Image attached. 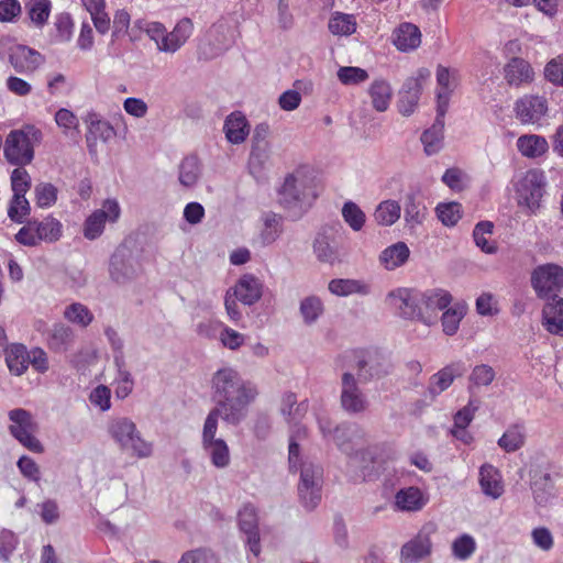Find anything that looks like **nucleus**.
<instances>
[{
  "instance_id": "obj_1",
  "label": "nucleus",
  "mask_w": 563,
  "mask_h": 563,
  "mask_svg": "<svg viewBox=\"0 0 563 563\" xmlns=\"http://www.w3.org/2000/svg\"><path fill=\"white\" fill-rule=\"evenodd\" d=\"M257 386L245 380L232 367L219 368L211 378V399L214 407L205 421L238 427L249 416L250 406L258 396Z\"/></svg>"
},
{
  "instance_id": "obj_2",
  "label": "nucleus",
  "mask_w": 563,
  "mask_h": 563,
  "mask_svg": "<svg viewBox=\"0 0 563 563\" xmlns=\"http://www.w3.org/2000/svg\"><path fill=\"white\" fill-rule=\"evenodd\" d=\"M43 139L42 131L33 124L12 130L5 137L3 154L10 165L24 167L34 159V147Z\"/></svg>"
},
{
  "instance_id": "obj_3",
  "label": "nucleus",
  "mask_w": 563,
  "mask_h": 563,
  "mask_svg": "<svg viewBox=\"0 0 563 563\" xmlns=\"http://www.w3.org/2000/svg\"><path fill=\"white\" fill-rule=\"evenodd\" d=\"M316 197L306 179L298 178L292 174L285 177L284 184L278 190V201L291 220L300 219L311 207Z\"/></svg>"
},
{
  "instance_id": "obj_4",
  "label": "nucleus",
  "mask_w": 563,
  "mask_h": 563,
  "mask_svg": "<svg viewBox=\"0 0 563 563\" xmlns=\"http://www.w3.org/2000/svg\"><path fill=\"white\" fill-rule=\"evenodd\" d=\"M108 432L121 450L131 451L140 459L148 457L153 452L152 443L141 437L136 424L126 417L112 419Z\"/></svg>"
},
{
  "instance_id": "obj_5",
  "label": "nucleus",
  "mask_w": 563,
  "mask_h": 563,
  "mask_svg": "<svg viewBox=\"0 0 563 563\" xmlns=\"http://www.w3.org/2000/svg\"><path fill=\"white\" fill-rule=\"evenodd\" d=\"M62 223L52 216L43 220L30 219L15 234V241L24 246H37L42 241L54 243L62 236Z\"/></svg>"
},
{
  "instance_id": "obj_6",
  "label": "nucleus",
  "mask_w": 563,
  "mask_h": 563,
  "mask_svg": "<svg viewBox=\"0 0 563 563\" xmlns=\"http://www.w3.org/2000/svg\"><path fill=\"white\" fill-rule=\"evenodd\" d=\"M356 377L362 384L385 377L390 373L388 358L377 349H360L353 352Z\"/></svg>"
},
{
  "instance_id": "obj_7",
  "label": "nucleus",
  "mask_w": 563,
  "mask_h": 563,
  "mask_svg": "<svg viewBox=\"0 0 563 563\" xmlns=\"http://www.w3.org/2000/svg\"><path fill=\"white\" fill-rule=\"evenodd\" d=\"M420 290L415 288H397L387 294L386 301L397 316L406 320H417L430 324V316H423L421 310Z\"/></svg>"
},
{
  "instance_id": "obj_8",
  "label": "nucleus",
  "mask_w": 563,
  "mask_h": 563,
  "mask_svg": "<svg viewBox=\"0 0 563 563\" xmlns=\"http://www.w3.org/2000/svg\"><path fill=\"white\" fill-rule=\"evenodd\" d=\"M298 470L300 471L298 484L300 503L307 510H312L321 500L322 468L312 462H302Z\"/></svg>"
},
{
  "instance_id": "obj_9",
  "label": "nucleus",
  "mask_w": 563,
  "mask_h": 563,
  "mask_svg": "<svg viewBox=\"0 0 563 563\" xmlns=\"http://www.w3.org/2000/svg\"><path fill=\"white\" fill-rule=\"evenodd\" d=\"M530 283L539 299L559 296L563 289V267L553 263L539 265L532 271Z\"/></svg>"
},
{
  "instance_id": "obj_10",
  "label": "nucleus",
  "mask_w": 563,
  "mask_h": 563,
  "mask_svg": "<svg viewBox=\"0 0 563 563\" xmlns=\"http://www.w3.org/2000/svg\"><path fill=\"white\" fill-rule=\"evenodd\" d=\"M360 384L362 383L351 372L341 375L340 406L350 416L364 413L369 407V400Z\"/></svg>"
},
{
  "instance_id": "obj_11",
  "label": "nucleus",
  "mask_w": 563,
  "mask_h": 563,
  "mask_svg": "<svg viewBox=\"0 0 563 563\" xmlns=\"http://www.w3.org/2000/svg\"><path fill=\"white\" fill-rule=\"evenodd\" d=\"M545 184L543 172L538 169L528 170L517 185L518 205L527 207L530 213H536L540 208Z\"/></svg>"
},
{
  "instance_id": "obj_12",
  "label": "nucleus",
  "mask_w": 563,
  "mask_h": 563,
  "mask_svg": "<svg viewBox=\"0 0 563 563\" xmlns=\"http://www.w3.org/2000/svg\"><path fill=\"white\" fill-rule=\"evenodd\" d=\"M139 272L140 264L133 251L126 244H120L110 257V278L119 285H124L133 280Z\"/></svg>"
},
{
  "instance_id": "obj_13",
  "label": "nucleus",
  "mask_w": 563,
  "mask_h": 563,
  "mask_svg": "<svg viewBox=\"0 0 563 563\" xmlns=\"http://www.w3.org/2000/svg\"><path fill=\"white\" fill-rule=\"evenodd\" d=\"M437 531L433 522L422 526L415 538L406 542L400 550L401 563H417L429 556L432 552L431 536Z\"/></svg>"
},
{
  "instance_id": "obj_14",
  "label": "nucleus",
  "mask_w": 563,
  "mask_h": 563,
  "mask_svg": "<svg viewBox=\"0 0 563 563\" xmlns=\"http://www.w3.org/2000/svg\"><path fill=\"white\" fill-rule=\"evenodd\" d=\"M121 213L120 206L114 199H107L102 208L93 211L84 223V236L90 241L98 239L104 230L106 222H115Z\"/></svg>"
},
{
  "instance_id": "obj_15",
  "label": "nucleus",
  "mask_w": 563,
  "mask_h": 563,
  "mask_svg": "<svg viewBox=\"0 0 563 563\" xmlns=\"http://www.w3.org/2000/svg\"><path fill=\"white\" fill-rule=\"evenodd\" d=\"M218 424L205 421L201 442L202 448L209 454L212 465L218 468H224L230 464V451L227 442L221 438H216Z\"/></svg>"
},
{
  "instance_id": "obj_16",
  "label": "nucleus",
  "mask_w": 563,
  "mask_h": 563,
  "mask_svg": "<svg viewBox=\"0 0 563 563\" xmlns=\"http://www.w3.org/2000/svg\"><path fill=\"white\" fill-rule=\"evenodd\" d=\"M238 526L245 536V544L249 550L258 556L261 553V538L258 529V516L255 506L245 504L238 512Z\"/></svg>"
},
{
  "instance_id": "obj_17",
  "label": "nucleus",
  "mask_w": 563,
  "mask_h": 563,
  "mask_svg": "<svg viewBox=\"0 0 563 563\" xmlns=\"http://www.w3.org/2000/svg\"><path fill=\"white\" fill-rule=\"evenodd\" d=\"M466 373V365L463 361H456L448 364L430 377L429 386L424 393L426 400L430 402L444 390H446L455 378L462 377Z\"/></svg>"
},
{
  "instance_id": "obj_18",
  "label": "nucleus",
  "mask_w": 563,
  "mask_h": 563,
  "mask_svg": "<svg viewBox=\"0 0 563 563\" xmlns=\"http://www.w3.org/2000/svg\"><path fill=\"white\" fill-rule=\"evenodd\" d=\"M312 249L319 262L333 265L342 260L339 244L335 241V234L330 227H322L317 232Z\"/></svg>"
},
{
  "instance_id": "obj_19",
  "label": "nucleus",
  "mask_w": 563,
  "mask_h": 563,
  "mask_svg": "<svg viewBox=\"0 0 563 563\" xmlns=\"http://www.w3.org/2000/svg\"><path fill=\"white\" fill-rule=\"evenodd\" d=\"M84 121L88 126L86 142L90 154H96L98 140L108 142L115 136L113 126L108 121L102 120L100 115L93 111L88 112Z\"/></svg>"
},
{
  "instance_id": "obj_20",
  "label": "nucleus",
  "mask_w": 563,
  "mask_h": 563,
  "mask_svg": "<svg viewBox=\"0 0 563 563\" xmlns=\"http://www.w3.org/2000/svg\"><path fill=\"white\" fill-rule=\"evenodd\" d=\"M548 111V101L544 97L526 95L515 103L516 117L522 123L538 122Z\"/></svg>"
},
{
  "instance_id": "obj_21",
  "label": "nucleus",
  "mask_w": 563,
  "mask_h": 563,
  "mask_svg": "<svg viewBox=\"0 0 563 563\" xmlns=\"http://www.w3.org/2000/svg\"><path fill=\"white\" fill-rule=\"evenodd\" d=\"M544 300L542 325L549 333L563 336V298L554 296Z\"/></svg>"
},
{
  "instance_id": "obj_22",
  "label": "nucleus",
  "mask_w": 563,
  "mask_h": 563,
  "mask_svg": "<svg viewBox=\"0 0 563 563\" xmlns=\"http://www.w3.org/2000/svg\"><path fill=\"white\" fill-rule=\"evenodd\" d=\"M504 77L510 87L519 88L533 81L531 65L521 57H512L504 67Z\"/></svg>"
},
{
  "instance_id": "obj_23",
  "label": "nucleus",
  "mask_w": 563,
  "mask_h": 563,
  "mask_svg": "<svg viewBox=\"0 0 563 563\" xmlns=\"http://www.w3.org/2000/svg\"><path fill=\"white\" fill-rule=\"evenodd\" d=\"M42 62V55L25 45L14 44L9 48V63L18 73L35 69Z\"/></svg>"
},
{
  "instance_id": "obj_24",
  "label": "nucleus",
  "mask_w": 563,
  "mask_h": 563,
  "mask_svg": "<svg viewBox=\"0 0 563 563\" xmlns=\"http://www.w3.org/2000/svg\"><path fill=\"white\" fill-rule=\"evenodd\" d=\"M422 84L419 78L409 77L398 92V111L406 117L411 115L419 102Z\"/></svg>"
},
{
  "instance_id": "obj_25",
  "label": "nucleus",
  "mask_w": 563,
  "mask_h": 563,
  "mask_svg": "<svg viewBox=\"0 0 563 563\" xmlns=\"http://www.w3.org/2000/svg\"><path fill=\"white\" fill-rule=\"evenodd\" d=\"M131 16L130 13L124 10H118L113 16V29L111 34V41L108 45L109 55L120 56L121 52L115 46L117 41L128 35L131 42L139 40V35L134 33V30H130Z\"/></svg>"
},
{
  "instance_id": "obj_26",
  "label": "nucleus",
  "mask_w": 563,
  "mask_h": 563,
  "mask_svg": "<svg viewBox=\"0 0 563 563\" xmlns=\"http://www.w3.org/2000/svg\"><path fill=\"white\" fill-rule=\"evenodd\" d=\"M263 284L251 274L243 275L234 287V297L242 303L252 306L262 297Z\"/></svg>"
},
{
  "instance_id": "obj_27",
  "label": "nucleus",
  "mask_w": 563,
  "mask_h": 563,
  "mask_svg": "<svg viewBox=\"0 0 563 563\" xmlns=\"http://www.w3.org/2000/svg\"><path fill=\"white\" fill-rule=\"evenodd\" d=\"M421 310L423 316H430V323L432 322L433 314L437 310H443L448 308L452 301V295L444 289H428L426 291L420 290Z\"/></svg>"
},
{
  "instance_id": "obj_28",
  "label": "nucleus",
  "mask_w": 563,
  "mask_h": 563,
  "mask_svg": "<svg viewBox=\"0 0 563 563\" xmlns=\"http://www.w3.org/2000/svg\"><path fill=\"white\" fill-rule=\"evenodd\" d=\"M194 25L190 19L184 18L177 22L172 32L165 35L163 52H177L192 34Z\"/></svg>"
},
{
  "instance_id": "obj_29",
  "label": "nucleus",
  "mask_w": 563,
  "mask_h": 563,
  "mask_svg": "<svg viewBox=\"0 0 563 563\" xmlns=\"http://www.w3.org/2000/svg\"><path fill=\"white\" fill-rule=\"evenodd\" d=\"M5 363L11 374L21 376L30 365V353L21 343H12L4 349Z\"/></svg>"
},
{
  "instance_id": "obj_30",
  "label": "nucleus",
  "mask_w": 563,
  "mask_h": 563,
  "mask_svg": "<svg viewBox=\"0 0 563 563\" xmlns=\"http://www.w3.org/2000/svg\"><path fill=\"white\" fill-rule=\"evenodd\" d=\"M405 221L411 228L421 224L427 216V207L419 191H411L404 200Z\"/></svg>"
},
{
  "instance_id": "obj_31",
  "label": "nucleus",
  "mask_w": 563,
  "mask_h": 563,
  "mask_svg": "<svg viewBox=\"0 0 563 563\" xmlns=\"http://www.w3.org/2000/svg\"><path fill=\"white\" fill-rule=\"evenodd\" d=\"M10 421L9 426L10 434L16 440L18 437H22L25 433L36 432L37 423L34 420L32 413L23 408H15L8 413Z\"/></svg>"
},
{
  "instance_id": "obj_32",
  "label": "nucleus",
  "mask_w": 563,
  "mask_h": 563,
  "mask_svg": "<svg viewBox=\"0 0 563 563\" xmlns=\"http://www.w3.org/2000/svg\"><path fill=\"white\" fill-rule=\"evenodd\" d=\"M479 485L483 493L494 499L504 493V486L498 470L492 464H484L479 468Z\"/></svg>"
},
{
  "instance_id": "obj_33",
  "label": "nucleus",
  "mask_w": 563,
  "mask_h": 563,
  "mask_svg": "<svg viewBox=\"0 0 563 563\" xmlns=\"http://www.w3.org/2000/svg\"><path fill=\"white\" fill-rule=\"evenodd\" d=\"M223 129L228 141L232 144L242 143L250 133L249 122L241 112L228 115Z\"/></svg>"
},
{
  "instance_id": "obj_34",
  "label": "nucleus",
  "mask_w": 563,
  "mask_h": 563,
  "mask_svg": "<svg viewBox=\"0 0 563 563\" xmlns=\"http://www.w3.org/2000/svg\"><path fill=\"white\" fill-rule=\"evenodd\" d=\"M421 43V32L412 23H401L394 33V44L402 52L417 48Z\"/></svg>"
},
{
  "instance_id": "obj_35",
  "label": "nucleus",
  "mask_w": 563,
  "mask_h": 563,
  "mask_svg": "<svg viewBox=\"0 0 563 563\" xmlns=\"http://www.w3.org/2000/svg\"><path fill=\"white\" fill-rule=\"evenodd\" d=\"M531 489L536 503L545 505L553 497L554 484L551 474L548 472L534 471L532 475Z\"/></svg>"
},
{
  "instance_id": "obj_36",
  "label": "nucleus",
  "mask_w": 563,
  "mask_h": 563,
  "mask_svg": "<svg viewBox=\"0 0 563 563\" xmlns=\"http://www.w3.org/2000/svg\"><path fill=\"white\" fill-rule=\"evenodd\" d=\"M424 504L422 492L415 486L402 488L395 495V506L401 511H418Z\"/></svg>"
},
{
  "instance_id": "obj_37",
  "label": "nucleus",
  "mask_w": 563,
  "mask_h": 563,
  "mask_svg": "<svg viewBox=\"0 0 563 563\" xmlns=\"http://www.w3.org/2000/svg\"><path fill=\"white\" fill-rule=\"evenodd\" d=\"M517 148L522 156L537 158L548 152L549 144L545 137L541 135L526 134L517 140Z\"/></svg>"
},
{
  "instance_id": "obj_38",
  "label": "nucleus",
  "mask_w": 563,
  "mask_h": 563,
  "mask_svg": "<svg viewBox=\"0 0 563 563\" xmlns=\"http://www.w3.org/2000/svg\"><path fill=\"white\" fill-rule=\"evenodd\" d=\"M410 255L409 247L405 242H397L386 247L379 255V262L386 269H395L404 265Z\"/></svg>"
},
{
  "instance_id": "obj_39",
  "label": "nucleus",
  "mask_w": 563,
  "mask_h": 563,
  "mask_svg": "<svg viewBox=\"0 0 563 563\" xmlns=\"http://www.w3.org/2000/svg\"><path fill=\"white\" fill-rule=\"evenodd\" d=\"M444 123L434 121L433 124L426 129L420 137L428 156L438 154L443 147Z\"/></svg>"
},
{
  "instance_id": "obj_40",
  "label": "nucleus",
  "mask_w": 563,
  "mask_h": 563,
  "mask_svg": "<svg viewBox=\"0 0 563 563\" xmlns=\"http://www.w3.org/2000/svg\"><path fill=\"white\" fill-rule=\"evenodd\" d=\"M445 309L441 317V324L443 332L452 336L457 332L460 323L467 312V305L465 302H456L453 307Z\"/></svg>"
},
{
  "instance_id": "obj_41",
  "label": "nucleus",
  "mask_w": 563,
  "mask_h": 563,
  "mask_svg": "<svg viewBox=\"0 0 563 563\" xmlns=\"http://www.w3.org/2000/svg\"><path fill=\"white\" fill-rule=\"evenodd\" d=\"M201 176L199 158L196 155L186 156L179 165V183L187 188L194 187Z\"/></svg>"
},
{
  "instance_id": "obj_42",
  "label": "nucleus",
  "mask_w": 563,
  "mask_h": 563,
  "mask_svg": "<svg viewBox=\"0 0 563 563\" xmlns=\"http://www.w3.org/2000/svg\"><path fill=\"white\" fill-rule=\"evenodd\" d=\"M372 99V104L375 110L383 112L389 107L393 90L390 85L384 79H376L372 82L368 89Z\"/></svg>"
},
{
  "instance_id": "obj_43",
  "label": "nucleus",
  "mask_w": 563,
  "mask_h": 563,
  "mask_svg": "<svg viewBox=\"0 0 563 563\" xmlns=\"http://www.w3.org/2000/svg\"><path fill=\"white\" fill-rule=\"evenodd\" d=\"M271 145H252L247 161L250 174L260 179L263 176L266 163L269 159Z\"/></svg>"
},
{
  "instance_id": "obj_44",
  "label": "nucleus",
  "mask_w": 563,
  "mask_h": 563,
  "mask_svg": "<svg viewBox=\"0 0 563 563\" xmlns=\"http://www.w3.org/2000/svg\"><path fill=\"white\" fill-rule=\"evenodd\" d=\"M73 330L63 324H54L48 332V346L54 352H66L73 342Z\"/></svg>"
},
{
  "instance_id": "obj_45",
  "label": "nucleus",
  "mask_w": 563,
  "mask_h": 563,
  "mask_svg": "<svg viewBox=\"0 0 563 563\" xmlns=\"http://www.w3.org/2000/svg\"><path fill=\"white\" fill-rule=\"evenodd\" d=\"M306 411V404H298L295 393L288 391L283 395L280 412L288 422L297 423L305 416Z\"/></svg>"
},
{
  "instance_id": "obj_46",
  "label": "nucleus",
  "mask_w": 563,
  "mask_h": 563,
  "mask_svg": "<svg viewBox=\"0 0 563 563\" xmlns=\"http://www.w3.org/2000/svg\"><path fill=\"white\" fill-rule=\"evenodd\" d=\"M328 288L331 294L341 297L368 292V287L356 279L335 278L330 280Z\"/></svg>"
},
{
  "instance_id": "obj_47",
  "label": "nucleus",
  "mask_w": 563,
  "mask_h": 563,
  "mask_svg": "<svg viewBox=\"0 0 563 563\" xmlns=\"http://www.w3.org/2000/svg\"><path fill=\"white\" fill-rule=\"evenodd\" d=\"M525 427L522 424L510 426L499 438L497 444L506 452H515L525 444Z\"/></svg>"
},
{
  "instance_id": "obj_48",
  "label": "nucleus",
  "mask_w": 563,
  "mask_h": 563,
  "mask_svg": "<svg viewBox=\"0 0 563 563\" xmlns=\"http://www.w3.org/2000/svg\"><path fill=\"white\" fill-rule=\"evenodd\" d=\"M25 9L32 23L42 29L51 14L52 2L51 0H29L25 3Z\"/></svg>"
},
{
  "instance_id": "obj_49",
  "label": "nucleus",
  "mask_w": 563,
  "mask_h": 563,
  "mask_svg": "<svg viewBox=\"0 0 563 563\" xmlns=\"http://www.w3.org/2000/svg\"><path fill=\"white\" fill-rule=\"evenodd\" d=\"M31 213V206L25 195H12L8 206V217L14 222L24 225L29 220Z\"/></svg>"
},
{
  "instance_id": "obj_50",
  "label": "nucleus",
  "mask_w": 563,
  "mask_h": 563,
  "mask_svg": "<svg viewBox=\"0 0 563 563\" xmlns=\"http://www.w3.org/2000/svg\"><path fill=\"white\" fill-rule=\"evenodd\" d=\"M401 207L395 200H386L380 202L375 212V221L379 225H391L400 218Z\"/></svg>"
},
{
  "instance_id": "obj_51",
  "label": "nucleus",
  "mask_w": 563,
  "mask_h": 563,
  "mask_svg": "<svg viewBox=\"0 0 563 563\" xmlns=\"http://www.w3.org/2000/svg\"><path fill=\"white\" fill-rule=\"evenodd\" d=\"M329 31L335 35H351L356 31V21L353 15L336 12L329 21Z\"/></svg>"
},
{
  "instance_id": "obj_52",
  "label": "nucleus",
  "mask_w": 563,
  "mask_h": 563,
  "mask_svg": "<svg viewBox=\"0 0 563 563\" xmlns=\"http://www.w3.org/2000/svg\"><path fill=\"white\" fill-rule=\"evenodd\" d=\"M299 309L306 324L314 323L324 310L322 300L317 296L302 299Z\"/></svg>"
},
{
  "instance_id": "obj_53",
  "label": "nucleus",
  "mask_w": 563,
  "mask_h": 563,
  "mask_svg": "<svg viewBox=\"0 0 563 563\" xmlns=\"http://www.w3.org/2000/svg\"><path fill=\"white\" fill-rule=\"evenodd\" d=\"M282 218L274 212L265 214L264 228L261 232V241L263 245L274 243L282 233Z\"/></svg>"
},
{
  "instance_id": "obj_54",
  "label": "nucleus",
  "mask_w": 563,
  "mask_h": 563,
  "mask_svg": "<svg viewBox=\"0 0 563 563\" xmlns=\"http://www.w3.org/2000/svg\"><path fill=\"white\" fill-rule=\"evenodd\" d=\"M342 217L353 231L362 230L366 221L364 211L351 200L344 202L342 207Z\"/></svg>"
},
{
  "instance_id": "obj_55",
  "label": "nucleus",
  "mask_w": 563,
  "mask_h": 563,
  "mask_svg": "<svg viewBox=\"0 0 563 563\" xmlns=\"http://www.w3.org/2000/svg\"><path fill=\"white\" fill-rule=\"evenodd\" d=\"M438 219L445 227L455 225L462 217V206L459 202L439 203L435 208Z\"/></svg>"
},
{
  "instance_id": "obj_56",
  "label": "nucleus",
  "mask_w": 563,
  "mask_h": 563,
  "mask_svg": "<svg viewBox=\"0 0 563 563\" xmlns=\"http://www.w3.org/2000/svg\"><path fill=\"white\" fill-rule=\"evenodd\" d=\"M57 188L51 183H40L34 187L35 202L40 208H49L56 203Z\"/></svg>"
},
{
  "instance_id": "obj_57",
  "label": "nucleus",
  "mask_w": 563,
  "mask_h": 563,
  "mask_svg": "<svg viewBox=\"0 0 563 563\" xmlns=\"http://www.w3.org/2000/svg\"><path fill=\"white\" fill-rule=\"evenodd\" d=\"M306 435V429L302 427H297L295 431L291 432L289 437V448H288V462L289 470L296 472L300 463V446L298 443V439Z\"/></svg>"
},
{
  "instance_id": "obj_58",
  "label": "nucleus",
  "mask_w": 563,
  "mask_h": 563,
  "mask_svg": "<svg viewBox=\"0 0 563 563\" xmlns=\"http://www.w3.org/2000/svg\"><path fill=\"white\" fill-rule=\"evenodd\" d=\"M55 41L56 42H68L73 36L74 22L69 13L62 12L55 18Z\"/></svg>"
},
{
  "instance_id": "obj_59",
  "label": "nucleus",
  "mask_w": 563,
  "mask_h": 563,
  "mask_svg": "<svg viewBox=\"0 0 563 563\" xmlns=\"http://www.w3.org/2000/svg\"><path fill=\"white\" fill-rule=\"evenodd\" d=\"M544 78L554 86L563 87V54L545 64Z\"/></svg>"
},
{
  "instance_id": "obj_60",
  "label": "nucleus",
  "mask_w": 563,
  "mask_h": 563,
  "mask_svg": "<svg viewBox=\"0 0 563 563\" xmlns=\"http://www.w3.org/2000/svg\"><path fill=\"white\" fill-rule=\"evenodd\" d=\"M338 78L343 85H358L368 79V74L360 67L344 66L339 68Z\"/></svg>"
},
{
  "instance_id": "obj_61",
  "label": "nucleus",
  "mask_w": 563,
  "mask_h": 563,
  "mask_svg": "<svg viewBox=\"0 0 563 563\" xmlns=\"http://www.w3.org/2000/svg\"><path fill=\"white\" fill-rule=\"evenodd\" d=\"M19 544V539L14 532L8 529L0 531V560L8 563Z\"/></svg>"
},
{
  "instance_id": "obj_62",
  "label": "nucleus",
  "mask_w": 563,
  "mask_h": 563,
  "mask_svg": "<svg viewBox=\"0 0 563 563\" xmlns=\"http://www.w3.org/2000/svg\"><path fill=\"white\" fill-rule=\"evenodd\" d=\"M496 373L494 368L487 364L476 365L471 375L470 382L476 387L489 386L495 379Z\"/></svg>"
},
{
  "instance_id": "obj_63",
  "label": "nucleus",
  "mask_w": 563,
  "mask_h": 563,
  "mask_svg": "<svg viewBox=\"0 0 563 563\" xmlns=\"http://www.w3.org/2000/svg\"><path fill=\"white\" fill-rule=\"evenodd\" d=\"M31 188V176L26 169L18 166L11 173V189L13 195H26Z\"/></svg>"
},
{
  "instance_id": "obj_64",
  "label": "nucleus",
  "mask_w": 563,
  "mask_h": 563,
  "mask_svg": "<svg viewBox=\"0 0 563 563\" xmlns=\"http://www.w3.org/2000/svg\"><path fill=\"white\" fill-rule=\"evenodd\" d=\"M476 544L474 539L468 534H462L452 543V552L456 559L466 560L475 551Z\"/></svg>"
}]
</instances>
